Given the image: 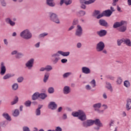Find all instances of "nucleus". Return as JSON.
I'll return each mask as SVG.
<instances>
[{
    "label": "nucleus",
    "instance_id": "nucleus-12",
    "mask_svg": "<svg viewBox=\"0 0 131 131\" xmlns=\"http://www.w3.org/2000/svg\"><path fill=\"white\" fill-rule=\"evenodd\" d=\"M82 72L84 74H90L91 73V69L88 67H83L82 68Z\"/></svg>",
    "mask_w": 131,
    "mask_h": 131
},
{
    "label": "nucleus",
    "instance_id": "nucleus-53",
    "mask_svg": "<svg viewBox=\"0 0 131 131\" xmlns=\"http://www.w3.org/2000/svg\"><path fill=\"white\" fill-rule=\"evenodd\" d=\"M55 131H62V128L60 127H57L55 129Z\"/></svg>",
    "mask_w": 131,
    "mask_h": 131
},
{
    "label": "nucleus",
    "instance_id": "nucleus-15",
    "mask_svg": "<svg viewBox=\"0 0 131 131\" xmlns=\"http://www.w3.org/2000/svg\"><path fill=\"white\" fill-rule=\"evenodd\" d=\"M96 0H89V1H85V0H80L81 4H85V5H90L95 3Z\"/></svg>",
    "mask_w": 131,
    "mask_h": 131
},
{
    "label": "nucleus",
    "instance_id": "nucleus-44",
    "mask_svg": "<svg viewBox=\"0 0 131 131\" xmlns=\"http://www.w3.org/2000/svg\"><path fill=\"white\" fill-rule=\"evenodd\" d=\"M91 84L93 88H95V86H96V81H95V80H93L91 82Z\"/></svg>",
    "mask_w": 131,
    "mask_h": 131
},
{
    "label": "nucleus",
    "instance_id": "nucleus-18",
    "mask_svg": "<svg viewBox=\"0 0 131 131\" xmlns=\"http://www.w3.org/2000/svg\"><path fill=\"white\" fill-rule=\"evenodd\" d=\"M97 33L99 36H105V35L107 34V31L105 30H101L98 32Z\"/></svg>",
    "mask_w": 131,
    "mask_h": 131
},
{
    "label": "nucleus",
    "instance_id": "nucleus-13",
    "mask_svg": "<svg viewBox=\"0 0 131 131\" xmlns=\"http://www.w3.org/2000/svg\"><path fill=\"white\" fill-rule=\"evenodd\" d=\"M99 23L101 26H104V27H108V23L104 19H100Z\"/></svg>",
    "mask_w": 131,
    "mask_h": 131
},
{
    "label": "nucleus",
    "instance_id": "nucleus-9",
    "mask_svg": "<svg viewBox=\"0 0 131 131\" xmlns=\"http://www.w3.org/2000/svg\"><path fill=\"white\" fill-rule=\"evenodd\" d=\"M126 21H122L121 22H117L114 24L113 27L114 28H117L118 27H120V26H122V25H126Z\"/></svg>",
    "mask_w": 131,
    "mask_h": 131
},
{
    "label": "nucleus",
    "instance_id": "nucleus-59",
    "mask_svg": "<svg viewBox=\"0 0 131 131\" xmlns=\"http://www.w3.org/2000/svg\"><path fill=\"white\" fill-rule=\"evenodd\" d=\"M122 115L123 117H125V116H126V113H125V112H123L122 114Z\"/></svg>",
    "mask_w": 131,
    "mask_h": 131
},
{
    "label": "nucleus",
    "instance_id": "nucleus-17",
    "mask_svg": "<svg viewBox=\"0 0 131 131\" xmlns=\"http://www.w3.org/2000/svg\"><path fill=\"white\" fill-rule=\"evenodd\" d=\"M64 4H66V5H70V4L72 3V1L71 0H60V6H62L64 4Z\"/></svg>",
    "mask_w": 131,
    "mask_h": 131
},
{
    "label": "nucleus",
    "instance_id": "nucleus-10",
    "mask_svg": "<svg viewBox=\"0 0 131 131\" xmlns=\"http://www.w3.org/2000/svg\"><path fill=\"white\" fill-rule=\"evenodd\" d=\"M93 120H88L83 122V126H84V127H88V126H91L93 125Z\"/></svg>",
    "mask_w": 131,
    "mask_h": 131
},
{
    "label": "nucleus",
    "instance_id": "nucleus-33",
    "mask_svg": "<svg viewBox=\"0 0 131 131\" xmlns=\"http://www.w3.org/2000/svg\"><path fill=\"white\" fill-rule=\"evenodd\" d=\"M42 107V105H40L38 107V108L36 110V115H39L40 114V109H41V107Z\"/></svg>",
    "mask_w": 131,
    "mask_h": 131
},
{
    "label": "nucleus",
    "instance_id": "nucleus-5",
    "mask_svg": "<svg viewBox=\"0 0 131 131\" xmlns=\"http://www.w3.org/2000/svg\"><path fill=\"white\" fill-rule=\"evenodd\" d=\"M104 48L105 44H104V42L100 41L97 45L96 50L97 52H102V51L104 50Z\"/></svg>",
    "mask_w": 131,
    "mask_h": 131
},
{
    "label": "nucleus",
    "instance_id": "nucleus-46",
    "mask_svg": "<svg viewBox=\"0 0 131 131\" xmlns=\"http://www.w3.org/2000/svg\"><path fill=\"white\" fill-rule=\"evenodd\" d=\"M104 14L102 12L101 14H99V15H97V16L96 17L97 19H100L101 18H102V17H104Z\"/></svg>",
    "mask_w": 131,
    "mask_h": 131
},
{
    "label": "nucleus",
    "instance_id": "nucleus-16",
    "mask_svg": "<svg viewBox=\"0 0 131 131\" xmlns=\"http://www.w3.org/2000/svg\"><path fill=\"white\" fill-rule=\"evenodd\" d=\"M49 108L54 110L57 108V104L54 102H51L49 105Z\"/></svg>",
    "mask_w": 131,
    "mask_h": 131
},
{
    "label": "nucleus",
    "instance_id": "nucleus-34",
    "mask_svg": "<svg viewBox=\"0 0 131 131\" xmlns=\"http://www.w3.org/2000/svg\"><path fill=\"white\" fill-rule=\"evenodd\" d=\"M3 116H4L7 120H11V117L9 116V114H3Z\"/></svg>",
    "mask_w": 131,
    "mask_h": 131
},
{
    "label": "nucleus",
    "instance_id": "nucleus-2",
    "mask_svg": "<svg viewBox=\"0 0 131 131\" xmlns=\"http://www.w3.org/2000/svg\"><path fill=\"white\" fill-rule=\"evenodd\" d=\"M20 36L25 39H30L32 37V34L29 31V30L26 29L20 33Z\"/></svg>",
    "mask_w": 131,
    "mask_h": 131
},
{
    "label": "nucleus",
    "instance_id": "nucleus-23",
    "mask_svg": "<svg viewBox=\"0 0 131 131\" xmlns=\"http://www.w3.org/2000/svg\"><path fill=\"white\" fill-rule=\"evenodd\" d=\"M47 4L49 7H55L54 0H47Z\"/></svg>",
    "mask_w": 131,
    "mask_h": 131
},
{
    "label": "nucleus",
    "instance_id": "nucleus-55",
    "mask_svg": "<svg viewBox=\"0 0 131 131\" xmlns=\"http://www.w3.org/2000/svg\"><path fill=\"white\" fill-rule=\"evenodd\" d=\"M68 60L67 59H61V63H67Z\"/></svg>",
    "mask_w": 131,
    "mask_h": 131
},
{
    "label": "nucleus",
    "instance_id": "nucleus-29",
    "mask_svg": "<svg viewBox=\"0 0 131 131\" xmlns=\"http://www.w3.org/2000/svg\"><path fill=\"white\" fill-rule=\"evenodd\" d=\"M47 97V96L45 93L39 94V98H40V99H42V100H45Z\"/></svg>",
    "mask_w": 131,
    "mask_h": 131
},
{
    "label": "nucleus",
    "instance_id": "nucleus-58",
    "mask_svg": "<svg viewBox=\"0 0 131 131\" xmlns=\"http://www.w3.org/2000/svg\"><path fill=\"white\" fill-rule=\"evenodd\" d=\"M86 90H91V86H90V85H86Z\"/></svg>",
    "mask_w": 131,
    "mask_h": 131
},
{
    "label": "nucleus",
    "instance_id": "nucleus-19",
    "mask_svg": "<svg viewBox=\"0 0 131 131\" xmlns=\"http://www.w3.org/2000/svg\"><path fill=\"white\" fill-rule=\"evenodd\" d=\"M126 108L127 111L130 110V109H131V99H128L127 100Z\"/></svg>",
    "mask_w": 131,
    "mask_h": 131
},
{
    "label": "nucleus",
    "instance_id": "nucleus-57",
    "mask_svg": "<svg viewBox=\"0 0 131 131\" xmlns=\"http://www.w3.org/2000/svg\"><path fill=\"white\" fill-rule=\"evenodd\" d=\"M39 45H40V42H38L36 44H35V47L36 48H39Z\"/></svg>",
    "mask_w": 131,
    "mask_h": 131
},
{
    "label": "nucleus",
    "instance_id": "nucleus-50",
    "mask_svg": "<svg viewBox=\"0 0 131 131\" xmlns=\"http://www.w3.org/2000/svg\"><path fill=\"white\" fill-rule=\"evenodd\" d=\"M71 74V73H66L65 74H63V77H68L69 75Z\"/></svg>",
    "mask_w": 131,
    "mask_h": 131
},
{
    "label": "nucleus",
    "instance_id": "nucleus-47",
    "mask_svg": "<svg viewBox=\"0 0 131 131\" xmlns=\"http://www.w3.org/2000/svg\"><path fill=\"white\" fill-rule=\"evenodd\" d=\"M48 35L47 33H43L39 35V37H45V36H47Z\"/></svg>",
    "mask_w": 131,
    "mask_h": 131
},
{
    "label": "nucleus",
    "instance_id": "nucleus-36",
    "mask_svg": "<svg viewBox=\"0 0 131 131\" xmlns=\"http://www.w3.org/2000/svg\"><path fill=\"white\" fill-rule=\"evenodd\" d=\"M46 71H51V70H53V67L51 66H47L46 67Z\"/></svg>",
    "mask_w": 131,
    "mask_h": 131
},
{
    "label": "nucleus",
    "instance_id": "nucleus-30",
    "mask_svg": "<svg viewBox=\"0 0 131 131\" xmlns=\"http://www.w3.org/2000/svg\"><path fill=\"white\" fill-rule=\"evenodd\" d=\"M116 83L118 85H120V84L122 83V78H121L120 77H119L117 79Z\"/></svg>",
    "mask_w": 131,
    "mask_h": 131
},
{
    "label": "nucleus",
    "instance_id": "nucleus-64",
    "mask_svg": "<svg viewBox=\"0 0 131 131\" xmlns=\"http://www.w3.org/2000/svg\"><path fill=\"white\" fill-rule=\"evenodd\" d=\"M103 97L104 98V99H107V95H106V94H103Z\"/></svg>",
    "mask_w": 131,
    "mask_h": 131
},
{
    "label": "nucleus",
    "instance_id": "nucleus-38",
    "mask_svg": "<svg viewBox=\"0 0 131 131\" xmlns=\"http://www.w3.org/2000/svg\"><path fill=\"white\" fill-rule=\"evenodd\" d=\"M117 42H118V45L120 46L121 45V43H122V42L124 43V38L118 40Z\"/></svg>",
    "mask_w": 131,
    "mask_h": 131
},
{
    "label": "nucleus",
    "instance_id": "nucleus-39",
    "mask_svg": "<svg viewBox=\"0 0 131 131\" xmlns=\"http://www.w3.org/2000/svg\"><path fill=\"white\" fill-rule=\"evenodd\" d=\"M13 116H18L19 115V110H15L13 114Z\"/></svg>",
    "mask_w": 131,
    "mask_h": 131
},
{
    "label": "nucleus",
    "instance_id": "nucleus-32",
    "mask_svg": "<svg viewBox=\"0 0 131 131\" xmlns=\"http://www.w3.org/2000/svg\"><path fill=\"white\" fill-rule=\"evenodd\" d=\"M106 88L108 89V90H110L111 92H113V89H112V86L111 85V84L110 83H106Z\"/></svg>",
    "mask_w": 131,
    "mask_h": 131
},
{
    "label": "nucleus",
    "instance_id": "nucleus-11",
    "mask_svg": "<svg viewBox=\"0 0 131 131\" xmlns=\"http://www.w3.org/2000/svg\"><path fill=\"white\" fill-rule=\"evenodd\" d=\"M33 62H34V60L33 59H31L26 63V67H27V68L29 69H31L32 66H33Z\"/></svg>",
    "mask_w": 131,
    "mask_h": 131
},
{
    "label": "nucleus",
    "instance_id": "nucleus-54",
    "mask_svg": "<svg viewBox=\"0 0 131 131\" xmlns=\"http://www.w3.org/2000/svg\"><path fill=\"white\" fill-rule=\"evenodd\" d=\"M118 2V0H113V6H116V3Z\"/></svg>",
    "mask_w": 131,
    "mask_h": 131
},
{
    "label": "nucleus",
    "instance_id": "nucleus-25",
    "mask_svg": "<svg viewBox=\"0 0 131 131\" xmlns=\"http://www.w3.org/2000/svg\"><path fill=\"white\" fill-rule=\"evenodd\" d=\"M6 22L10 24L11 26H14L15 25V23L12 21L11 19L9 18L6 19Z\"/></svg>",
    "mask_w": 131,
    "mask_h": 131
},
{
    "label": "nucleus",
    "instance_id": "nucleus-62",
    "mask_svg": "<svg viewBox=\"0 0 131 131\" xmlns=\"http://www.w3.org/2000/svg\"><path fill=\"white\" fill-rule=\"evenodd\" d=\"M127 4L129 6H131V0H127Z\"/></svg>",
    "mask_w": 131,
    "mask_h": 131
},
{
    "label": "nucleus",
    "instance_id": "nucleus-31",
    "mask_svg": "<svg viewBox=\"0 0 131 131\" xmlns=\"http://www.w3.org/2000/svg\"><path fill=\"white\" fill-rule=\"evenodd\" d=\"M124 85L125 88H129L130 86V83L128 80H125L124 81Z\"/></svg>",
    "mask_w": 131,
    "mask_h": 131
},
{
    "label": "nucleus",
    "instance_id": "nucleus-40",
    "mask_svg": "<svg viewBox=\"0 0 131 131\" xmlns=\"http://www.w3.org/2000/svg\"><path fill=\"white\" fill-rule=\"evenodd\" d=\"M12 89L14 90V91H16V90H17L18 89V84L14 83L12 85Z\"/></svg>",
    "mask_w": 131,
    "mask_h": 131
},
{
    "label": "nucleus",
    "instance_id": "nucleus-52",
    "mask_svg": "<svg viewBox=\"0 0 131 131\" xmlns=\"http://www.w3.org/2000/svg\"><path fill=\"white\" fill-rule=\"evenodd\" d=\"M114 124V120H111L110 123V126H112Z\"/></svg>",
    "mask_w": 131,
    "mask_h": 131
},
{
    "label": "nucleus",
    "instance_id": "nucleus-21",
    "mask_svg": "<svg viewBox=\"0 0 131 131\" xmlns=\"http://www.w3.org/2000/svg\"><path fill=\"white\" fill-rule=\"evenodd\" d=\"M11 54H12V55H16V58H21V57H22V56H23V54H22V53H18V52L16 50L13 51L11 53Z\"/></svg>",
    "mask_w": 131,
    "mask_h": 131
},
{
    "label": "nucleus",
    "instance_id": "nucleus-41",
    "mask_svg": "<svg viewBox=\"0 0 131 131\" xmlns=\"http://www.w3.org/2000/svg\"><path fill=\"white\" fill-rule=\"evenodd\" d=\"M54 92V88L53 87H51L48 89V93H49V94H53Z\"/></svg>",
    "mask_w": 131,
    "mask_h": 131
},
{
    "label": "nucleus",
    "instance_id": "nucleus-37",
    "mask_svg": "<svg viewBox=\"0 0 131 131\" xmlns=\"http://www.w3.org/2000/svg\"><path fill=\"white\" fill-rule=\"evenodd\" d=\"M25 105L26 107H30V105H31V101L28 100L25 102Z\"/></svg>",
    "mask_w": 131,
    "mask_h": 131
},
{
    "label": "nucleus",
    "instance_id": "nucleus-48",
    "mask_svg": "<svg viewBox=\"0 0 131 131\" xmlns=\"http://www.w3.org/2000/svg\"><path fill=\"white\" fill-rule=\"evenodd\" d=\"M100 14V11L98 10L95 11V12L93 13L94 16H97L98 15Z\"/></svg>",
    "mask_w": 131,
    "mask_h": 131
},
{
    "label": "nucleus",
    "instance_id": "nucleus-42",
    "mask_svg": "<svg viewBox=\"0 0 131 131\" xmlns=\"http://www.w3.org/2000/svg\"><path fill=\"white\" fill-rule=\"evenodd\" d=\"M126 30V27L125 26L121 27L120 28V31H121V32H124V31H125Z\"/></svg>",
    "mask_w": 131,
    "mask_h": 131
},
{
    "label": "nucleus",
    "instance_id": "nucleus-4",
    "mask_svg": "<svg viewBox=\"0 0 131 131\" xmlns=\"http://www.w3.org/2000/svg\"><path fill=\"white\" fill-rule=\"evenodd\" d=\"M49 15L50 19L52 21L55 22V23H57V24H59L60 20H59V18H58V16H57V14L53 13H50Z\"/></svg>",
    "mask_w": 131,
    "mask_h": 131
},
{
    "label": "nucleus",
    "instance_id": "nucleus-63",
    "mask_svg": "<svg viewBox=\"0 0 131 131\" xmlns=\"http://www.w3.org/2000/svg\"><path fill=\"white\" fill-rule=\"evenodd\" d=\"M46 70V68H41L40 69V71H45Z\"/></svg>",
    "mask_w": 131,
    "mask_h": 131
},
{
    "label": "nucleus",
    "instance_id": "nucleus-26",
    "mask_svg": "<svg viewBox=\"0 0 131 131\" xmlns=\"http://www.w3.org/2000/svg\"><path fill=\"white\" fill-rule=\"evenodd\" d=\"M38 98H39V93L36 92L33 95L32 99V100H35L38 99Z\"/></svg>",
    "mask_w": 131,
    "mask_h": 131
},
{
    "label": "nucleus",
    "instance_id": "nucleus-56",
    "mask_svg": "<svg viewBox=\"0 0 131 131\" xmlns=\"http://www.w3.org/2000/svg\"><path fill=\"white\" fill-rule=\"evenodd\" d=\"M62 118H63V119H67V115H66V114H63Z\"/></svg>",
    "mask_w": 131,
    "mask_h": 131
},
{
    "label": "nucleus",
    "instance_id": "nucleus-1",
    "mask_svg": "<svg viewBox=\"0 0 131 131\" xmlns=\"http://www.w3.org/2000/svg\"><path fill=\"white\" fill-rule=\"evenodd\" d=\"M74 117H78L80 120L83 121L86 119V116L83 111L79 110L78 112H74L72 113Z\"/></svg>",
    "mask_w": 131,
    "mask_h": 131
},
{
    "label": "nucleus",
    "instance_id": "nucleus-7",
    "mask_svg": "<svg viewBox=\"0 0 131 131\" xmlns=\"http://www.w3.org/2000/svg\"><path fill=\"white\" fill-rule=\"evenodd\" d=\"M0 69L1 75H5V74H6V72L7 71V69L6 68V67L5 66V64L4 63V62L1 63Z\"/></svg>",
    "mask_w": 131,
    "mask_h": 131
},
{
    "label": "nucleus",
    "instance_id": "nucleus-20",
    "mask_svg": "<svg viewBox=\"0 0 131 131\" xmlns=\"http://www.w3.org/2000/svg\"><path fill=\"white\" fill-rule=\"evenodd\" d=\"M57 53H58L59 55H61V56H63L64 57H67V56L70 55V52H64L63 51H59Z\"/></svg>",
    "mask_w": 131,
    "mask_h": 131
},
{
    "label": "nucleus",
    "instance_id": "nucleus-6",
    "mask_svg": "<svg viewBox=\"0 0 131 131\" xmlns=\"http://www.w3.org/2000/svg\"><path fill=\"white\" fill-rule=\"evenodd\" d=\"M93 122V124H94V123H95V124H96V125H97V127H95V129H96V130H99V129H100V127H101V126H102V123H101V122L100 121V120L97 119L95 120H92Z\"/></svg>",
    "mask_w": 131,
    "mask_h": 131
},
{
    "label": "nucleus",
    "instance_id": "nucleus-35",
    "mask_svg": "<svg viewBox=\"0 0 131 131\" xmlns=\"http://www.w3.org/2000/svg\"><path fill=\"white\" fill-rule=\"evenodd\" d=\"M93 107L95 108V110H97V109H99V108L101 107V103H96L93 105Z\"/></svg>",
    "mask_w": 131,
    "mask_h": 131
},
{
    "label": "nucleus",
    "instance_id": "nucleus-3",
    "mask_svg": "<svg viewBox=\"0 0 131 131\" xmlns=\"http://www.w3.org/2000/svg\"><path fill=\"white\" fill-rule=\"evenodd\" d=\"M60 55L58 54V52L52 54L51 56V60L53 64H57V63L59 62V60H60Z\"/></svg>",
    "mask_w": 131,
    "mask_h": 131
},
{
    "label": "nucleus",
    "instance_id": "nucleus-8",
    "mask_svg": "<svg viewBox=\"0 0 131 131\" xmlns=\"http://www.w3.org/2000/svg\"><path fill=\"white\" fill-rule=\"evenodd\" d=\"M82 34V28L80 25H77L76 31V35L77 36H81Z\"/></svg>",
    "mask_w": 131,
    "mask_h": 131
},
{
    "label": "nucleus",
    "instance_id": "nucleus-49",
    "mask_svg": "<svg viewBox=\"0 0 131 131\" xmlns=\"http://www.w3.org/2000/svg\"><path fill=\"white\" fill-rule=\"evenodd\" d=\"M24 79V78L22 77H19L18 78H17V81L18 82H22V81H23V80Z\"/></svg>",
    "mask_w": 131,
    "mask_h": 131
},
{
    "label": "nucleus",
    "instance_id": "nucleus-60",
    "mask_svg": "<svg viewBox=\"0 0 131 131\" xmlns=\"http://www.w3.org/2000/svg\"><path fill=\"white\" fill-rule=\"evenodd\" d=\"M77 47L78 48H81V43H78L77 45Z\"/></svg>",
    "mask_w": 131,
    "mask_h": 131
},
{
    "label": "nucleus",
    "instance_id": "nucleus-22",
    "mask_svg": "<svg viewBox=\"0 0 131 131\" xmlns=\"http://www.w3.org/2000/svg\"><path fill=\"white\" fill-rule=\"evenodd\" d=\"M63 93L66 95H67L70 93V87L68 86H65L63 89Z\"/></svg>",
    "mask_w": 131,
    "mask_h": 131
},
{
    "label": "nucleus",
    "instance_id": "nucleus-24",
    "mask_svg": "<svg viewBox=\"0 0 131 131\" xmlns=\"http://www.w3.org/2000/svg\"><path fill=\"white\" fill-rule=\"evenodd\" d=\"M124 43L128 47H131V41L129 39H124Z\"/></svg>",
    "mask_w": 131,
    "mask_h": 131
},
{
    "label": "nucleus",
    "instance_id": "nucleus-28",
    "mask_svg": "<svg viewBox=\"0 0 131 131\" xmlns=\"http://www.w3.org/2000/svg\"><path fill=\"white\" fill-rule=\"evenodd\" d=\"M13 76H14V75L7 74L3 77V79H9V78H11V77H13Z\"/></svg>",
    "mask_w": 131,
    "mask_h": 131
},
{
    "label": "nucleus",
    "instance_id": "nucleus-51",
    "mask_svg": "<svg viewBox=\"0 0 131 131\" xmlns=\"http://www.w3.org/2000/svg\"><path fill=\"white\" fill-rule=\"evenodd\" d=\"M23 130L24 131H30V130L29 129V128L28 127H24Z\"/></svg>",
    "mask_w": 131,
    "mask_h": 131
},
{
    "label": "nucleus",
    "instance_id": "nucleus-61",
    "mask_svg": "<svg viewBox=\"0 0 131 131\" xmlns=\"http://www.w3.org/2000/svg\"><path fill=\"white\" fill-rule=\"evenodd\" d=\"M74 28V26H72L70 28H69V31H70L71 30H72Z\"/></svg>",
    "mask_w": 131,
    "mask_h": 131
},
{
    "label": "nucleus",
    "instance_id": "nucleus-27",
    "mask_svg": "<svg viewBox=\"0 0 131 131\" xmlns=\"http://www.w3.org/2000/svg\"><path fill=\"white\" fill-rule=\"evenodd\" d=\"M50 77V73H46L44 76L43 81L46 82L49 79V77Z\"/></svg>",
    "mask_w": 131,
    "mask_h": 131
},
{
    "label": "nucleus",
    "instance_id": "nucleus-43",
    "mask_svg": "<svg viewBox=\"0 0 131 131\" xmlns=\"http://www.w3.org/2000/svg\"><path fill=\"white\" fill-rule=\"evenodd\" d=\"M78 16H84V15H85V12L80 11L78 12Z\"/></svg>",
    "mask_w": 131,
    "mask_h": 131
},
{
    "label": "nucleus",
    "instance_id": "nucleus-45",
    "mask_svg": "<svg viewBox=\"0 0 131 131\" xmlns=\"http://www.w3.org/2000/svg\"><path fill=\"white\" fill-rule=\"evenodd\" d=\"M18 102V97H16L14 100L11 103L12 105H14V104H16Z\"/></svg>",
    "mask_w": 131,
    "mask_h": 131
},
{
    "label": "nucleus",
    "instance_id": "nucleus-14",
    "mask_svg": "<svg viewBox=\"0 0 131 131\" xmlns=\"http://www.w3.org/2000/svg\"><path fill=\"white\" fill-rule=\"evenodd\" d=\"M104 16L105 17H110L112 15V11L110 10H105L103 12Z\"/></svg>",
    "mask_w": 131,
    "mask_h": 131
}]
</instances>
